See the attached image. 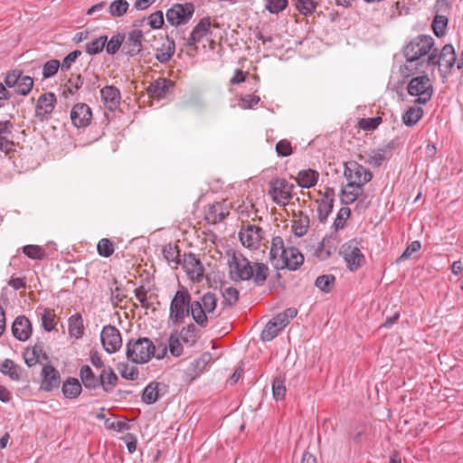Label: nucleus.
Segmentation results:
<instances>
[{"label":"nucleus","instance_id":"nucleus-1","mask_svg":"<svg viewBox=\"0 0 463 463\" xmlns=\"http://www.w3.org/2000/svg\"><path fill=\"white\" fill-rule=\"evenodd\" d=\"M230 277L234 281L252 279L256 286H263L269 275V268L264 263L253 265L241 253L233 252L228 262Z\"/></svg>","mask_w":463,"mask_h":463},{"label":"nucleus","instance_id":"nucleus-2","mask_svg":"<svg viewBox=\"0 0 463 463\" xmlns=\"http://www.w3.org/2000/svg\"><path fill=\"white\" fill-rule=\"evenodd\" d=\"M167 352V345L160 344L156 349L154 343L147 337L130 339L126 345V355L128 361L135 364H146L152 357L162 359Z\"/></svg>","mask_w":463,"mask_h":463},{"label":"nucleus","instance_id":"nucleus-3","mask_svg":"<svg viewBox=\"0 0 463 463\" xmlns=\"http://www.w3.org/2000/svg\"><path fill=\"white\" fill-rule=\"evenodd\" d=\"M217 307V298L215 294L207 292L199 300L191 303V315L194 322L201 327L208 326L209 318Z\"/></svg>","mask_w":463,"mask_h":463},{"label":"nucleus","instance_id":"nucleus-4","mask_svg":"<svg viewBox=\"0 0 463 463\" xmlns=\"http://www.w3.org/2000/svg\"><path fill=\"white\" fill-rule=\"evenodd\" d=\"M434 49V39L430 35L421 34L404 47L403 55L407 62L411 64L426 55L429 56Z\"/></svg>","mask_w":463,"mask_h":463},{"label":"nucleus","instance_id":"nucleus-5","mask_svg":"<svg viewBox=\"0 0 463 463\" xmlns=\"http://www.w3.org/2000/svg\"><path fill=\"white\" fill-rule=\"evenodd\" d=\"M457 62V55L452 44H445L438 55V49L427 57L426 63L428 66H439V70L443 77L449 74Z\"/></svg>","mask_w":463,"mask_h":463},{"label":"nucleus","instance_id":"nucleus-6","mask_svg":"<svg viewBox=\"0 0 463 463\" xmlns=\"http://www.w3.org/2000/svg\"><path fill=\"white\" fill-rule=\"evenodd\" d=\"M191 295L187 289L177 290L170 304V319L175 324L184 322L191 314Z\"/></svg>","mask_w":463,"mask_h":463},{"label":"nucleus","instance_id":"nucleus-7","mask_svg":"<svg viewBox=\"0 0 463 463\" xmlns=\"http://www.w3.org/2000/svg\"><path fill=\"white\" fill-rule=\"evenodd\" d=\"M407 90L411 96L418 97L415 103L421 105L428 103L433 95V86L426 73L412 78L408 84Z\"/></svg>","mask_w":463,"mask_h":463},{"label":"nucleus","instance_id":"nucleus-8","mask_svg":"<svg viewBox=\"0 0 463 463\" xmlns=\"http://www.w3.org/2000/svg\"><path fill=\"white\" fill-rule=\"evenodd\" d=\"M294 185L285 178H277L269 182V194L272 201L279 206H286L292 199Z\"/></svg>","mask_w":463,"mask_h":463},{"label":"nucleus","instance_id":"nucleus-9","mask_svg":"<svg viewBox=\"0 0 463 463\" xmlns=\"http://www.w3.org/2000/svg\"><path fill=\"white\" fill-rule=\"evenodd\" d=\"M4 81L8 88H14L15 93L22 96H27L33 86V78L24 75L23 71L17 69L8 71Z\"/></svg>","mask_w":463,"mask_h":463},{"label":"nucleus","instance_id":"nucleus-10","mask_svg":"<svg viewBox=\"0 0 463 463\" xmlns=\"http://www.w3.org/2000/svg\"><path fill=\"white\" fill-rule=\"evenodd\" d=\"M339 253L351 271L357 270L365 263L364 255L355 241H349L344 243L340 248Z\"/></svg>","mask_w":463,"mask_h":463},{"label":"nucleus","instance_id":"nucleus-11","mask_svg":"<svg viewBox=\"0 0 463 463\" xmlns=\"http://www.w3.org/2000/svg\"><path fill=\"white\" fill-rule=\"evenodd\" d=\"M194 12V6L192 3L184 5L175 4L166 11V20L172 26H178L187 24Z\"/></svg>","mask_w":463,"mask_h":463},{"label":"nucleus","instance_id":"nucleus-12","mask_svg":"<svg viewBox=\"0 0 463 463\" xmlns=\"http://www.w3.org/2000/svg\"><path fill=\"white\" fill-rule=\"evenodd\" d=\"M344 175L349 183H354L361 185H364L369 183L373 178L372 172L355 161L345 163Z\"/></svg>","mask_w":463,"mask_h":463},{"label":"nucleus","instance_id":"nucleus-13","mask_svg":"<svg viewBox=\"0 0 463 463\" xmlns=\"http://www.w3.org/2000/svg\"><path fill=\"white\" fill-rule=\"evenodd\" d=\"M102 345L109 354L116 353L122 345L119 330L111 325L105 326L100 334Z\"/></svg>","mask_w":463,"mask_h":463},{"label":"nucleus","instance_id":"nucleus-14","mask_svg":"<svg viewBox=\"0 0 463 463\" xmlns=\"http://www.w3.org/2000/svg\"><path fill=\"white\" fill-rule=\"evenodd\" d=\"M304 262V256L295 247L287 249L286 253L282 259H279L277 263H274L276 269H288L289 270H297Z\"/></svg>","mask_w":463,"mask_h":463},{"label":"nucleus","instance_id":"nucleus-15","mask_svg":"<svg viewBox=\"0 0 463 463\" xmlns=\"http://www.w3.org/2000/svg\"><path fill=\"white\" fill-rule=\"evenodd\" d=\"M183 267L192 280L201 281L203 278L204 269L195 254H184L183 259Z\"/></svg>","mask_w":463,"mask_h":463},{"label":"nucleus","instance_id":"nucleus-16","mask_svg":"<svg viewBox=\"0 0 463 463\" xmlns=\"http://www.w3.org/2000/svg\"><path fill=\"white\" fill-rule=\"evenodd\" d=\"M230 213V209L225 202H215L205 209L204 219L209 224H216L224 220Z\"/></svg>","mask_w":463,"mask_h":463},{"label":"nucleus","instance_id":"nucleus-17","mask_svg":"<svg viewBox=\"0 0 463 463\" xmlns=\"http://www.w3.org/2000/svg\"><path fill=\"white\" fill-rule=\"evenodd\" d=\"M92 118V112L90 108L85 103H78L73 106L71 111V119L78 128L87 127Z\"/></svg>","mask_w":463,"mask_h":463},{"label":"nucleus","instance_id":"nucleus-18","mask_svg":"<svg viewBox=\"0 0 463 463\" xmlns=\"http://www.w3.org/2000/svg\"><path fill=\"white\" fill-rule=\"evenodd\" d=\"M211 25L210 17H203L192 30L190 36L186 40V46L197 49L196 44L211 33Z\"/></svg>","mask_w":463,"mask_h":463},{"label":"nucleus","instance_id":"nucleus-19","mask_svg":"<svg viewBox=\"0 0 463 463\" xmlns=\"http://www.w3.org/2000/svg\"><path fill=\"white\" fill-rule=\"evenodd\" d=\"M41 389L45 392H52L58 388L61 383L59 372L51 364H44L42 368Z\"/></svg>","mask_w":463,"mask_h":463},{"label":"nucleus","instance_id":"nucleus-20","mask_svg":"<svg viewBox=\"0 0 463 463\" xmlns=\"http://www.w3.org/2000/svg\"><path fill=\"white\" fill-rule=\"evenodd\" d=\"M56 100V96L52 92H47L41 95L35 107L36 118L43 120L48 115H50L54 109Z\"/></svg>","mask_w":463,"mask_h":463},{"label":"nucleus","instance_id":"nucleus-21","mask_svg":"<svg viewBox=\"0 0 463 463\" xmlns=\"http://www.w3.org/2000/svg\"><path fill=\"white\" fill-rule=\"evenodd\" d=\"M393 148L394 143L391 141L382 147L371 150L367 153L365 163L373 167H380L387 158L391 157Z\"/></svg>","mask_w":463,"mask_h":463},{"label":"nucleus","instance_id":"nucleus-22","mask_svg":"<svg viewBox=\"0 0 463 463\" xmlns=\"http://www.w3.org/2000/svg\"><path fill=\"white\" fill-rule=\"evenodd\" d=\"M262 232V229L257 225H247L240 231L239 237L244 246L253 248L260 242Z\"/></svg>","mask_w":463,"mask_h":463},{"label":"nucleus","instance_id":"nucleus-23","mask_svg":"<svg viewBox=\"0 0 463 463\" xmlns=\"http://www.w3.org/2000/svg\"><path fill=\"white\" fill-rule=\"evenodd\" d=\"M12 334L19 341H26L32 335V325L24 316L17 317L12 324Z\"/></svg>","mask_w":463,"mask_h":463},{"label":"nucleus","instance_id":"nucleus-24","mask_svg":"<svg viewBox=\"0 0 463 463\" xmlns=\"http://www.w3.org/2000/svg\"><path fill=\"white\" fill-rule=\"evenodd\" d=\"M174 86L175 83L171 80L159 78L149 84L146 91L153 98L163 99Z\"/></svg>","mask_w":463,"mask_h":463},{"label":"nucleus","instance_id":"nucleus-25","mask_svg":"<svg viewBox=\"0 0 463 463\" xmlns=\"http://www.w3.org/2000/svg\"><path fill=\"white\" fill-rule=\"evenodd\" d=\"M100 96L104 105L111 111H114L120 104V91L113 85H107L102 88Z\"/></svg>","mask_w":463,"mask_h":463},{"label":"nucleus","instance_id":"nucleus-26","mask_svg":"<svg viewBox=\"0 0 463 463\" xmlns=\"http://www.w3.org/2000/svg\"><path fill=\"white\" fill-rule=\"evenodd\" d=\"M142 38L143 33L141 30L135 29L131 31L127 38V41L123 44V51L129 56H135L138 54L142 50Z\"/></svg>","mask_w":463,"mask_h":463},{"label":"nucleus","instance_id":"nucleus-27","mask_svg":"<svg viewBox=\"0 0 463 463\" xmlns=\"http://www.w3.org/2000/svg\"><path fill=\"white\" fill-rule=\"evenodd\" d=\"M335 202V192L333 188H327L326 190L324 197L318 203L317 213L318 219L321 222H325L327 217L331 213Z\"/></svg>","mask_w":463,"mask_h":463},{"label":"nucleus","instance_id":"nucleus-28","mask_svg":"<svg viewBox=\"0 0 463 463\" xmlns=\"http://www.w3.org/2000/svg\"><path fill=\"white\" fill-rule=\"evenodd\" d=\"M167 386L163 383L152 382L142 392V401L146 404L155 403L166 391Z\"/></svg>","mask_w":463,"mask_h":463},{"label":"nucleus","instance_id":"nucleus-29","mask_svg":"<svg viewBox=\"0 0 463 463\" xmlns=\"http://www.w3.org/2000/svg\"><path fill=\"white\" fill-rule=\"evenodd\" d=\"M118 377L110 366L103 367L99 375V387L105 392H111L118 384Z\"/></svg>","mask_w":463,"mask_h":463},{"label":"nucleus","instance_id":"nucleus-30","mask_svg":"<svg viewBox=\"0 0 463 463\" xmlns=\"http://www.w3.org/2000/svg\"><path fill=\"white\" fill-rule=\"evenodd\" d=\"M0 373L8 376L12 381L20 382L22 380L23 369L12 359H5L0 364Z\"/></svg>","mask_w":463,"mask_h":463},{"label":"nucleus","instance_id":"nucleus-31","mask_svg":"<svg viewBox=\"0 0 463 463\" xmlns=\"http://www.w3.org/2000/svg\"><path fill=\"white\" fill-rule=\"evenodd\" d=\"M319 174L313 169H304L298 173L296 182L302 188H311L315 186L318 181Z\"/></svg>","mask_w":463,"mask_h":463},{"label":"nucleus","instance_id":"nucleus-32","mask_svg":"<svg viewBox=\"0 0 463 463\" xmlns=\"http://www.w3.org/2000/svg\"><path fill=\"white\" fill-rule=\"evenodd\" d=\"M364 185L347 183L341 192V203L345 205L353 203L363 193Z\"/></svg>","mask_w":463,"mask_h":463},{"label":"nucleus","instance_id":"nucleus-33","mask_svg":"<svg viewBox=\"0 0 463 463\" xmlns=\"http://www.w3.org/2000/svg\"><path fill=\"white\" fill-rule=\"evenodd\" d=\"M80 377L84 387L88 390H96L99 387V376H96L92 369L84 364L80 369Z\"/></svg>","mask_w":463,"mask_h":463},{"label":"nucleus","instance_id":"nucleus-34","mask_svg":"<svg viewBox=\"0 0 463 463\" xmlns=\"http://www.w3.org/2000/svg\"><path fill=\"white\" fill-rule=\"evenodd\" d=\"M175 52V42L167 38L166 43H164L160 47L156 48L155 56L159 62L165 63L172 59Z\"/></svg>","mask_w":463,"mask_h":463},{"label":"nucleus","instance_id":"nucleus-35","mask_svg":"<svg viewBox=\"0 0 463 463\" xmlns=\"http://www.w3.org/2000/svg\"><path fill=\"white\" fill-rule=\"evenodd\" d=\"M68 330L71 337L76 339L81 338L84 335L83 319L80 313H76L70 317L68 320Z\"/></svg>","mask_w":463,"mask_h":463},{"label":"nucleus","instance_id":"nucleus-36","mask_svg":"<svg viewBox=\"0 0 463 463\" xmlns=\"http://www.w3.org/2000/svg\"><path fill=\"white\" fill-rule=\"evenodd\" d=\"M285 326L279 324L276 317L270 319L260 333V339L263 342L273 340Z\"/></svg>","mask_w":463,"mask_h":463},{"label":"nucleus","instance_id":"nucleus-37","mask_svg":"<svg viewBox=\"0 0 463 463\" xmlns=\"http://www.w3.org/2000/svg\"><path fill=\"white\" fill-rule=\"evenodd\" d=\"M82 387L80 381L76 378L70 377L62 384V393L65 398L75 399L81 392Z\"/></svg>","mask_w":463,"mask_h":463},{"label":"nucleus","instance_id":"nucleus-38","mask_svg":"<svg viewBox=\"0 0 463 463\" xmlns=\"http://www.w3.org/2000/svg\"><path fill=\"white\" fill-rule=\"evenodd\" d=\"M288 248H285L283 239L279 236L274 237L270 247V260L272 265L278 262L279 259H282Z\"/></svg>","mask_w":463,"mask_h":463},{"label":"nucleus","instance_id":"nucleus-39","mask_svg":"<svg viewBox=\"0 0 463 463\" xmlns=\"http://www.w3.org/2000/svg\"><path fill=\"white\" fill-rule=\"evenodd\" d=\"M423 116V109L420 107H411L403 115L402 122L408 127L414 126Z\"/></svg>","mask_w":463,"mask_h":463},{"label":"nucleus","instance_id":"nucleus-40","mask_svg":"<svg viewBox=\"0 0 463 463\" xmlns=\"http://www.w3.org/2000/svg\"><path fill=\"white\" fill-rule=\"evenodd\" d=\"M22 251L25 256L33 260H43L46 258L45 250L39 245H25L22 248Z\"/></svg>","mask_w":463,"mask_h":463},{"label":"nucleus","instance_id":"nucleus-41","mask_svg":"<svg viewBox=\"0 0 463 463\" xmlns=\"http://www.w3.org/2000/svg\"><path fill=\"white\" fill-rule=\"evenodd\" d=\"M198 330L194 324H190L184 327L180 332V338L189 346L194 345L198 339Z\"/></svg>","mask_w":463,"mask_h":463},{"label":"nucleus","instance_id":"nucleus-42","mask_svg":"<svg viewBox=\"0 0 463 463\" xmlns=\"http://www.w3.org/2000/svg\"><path fill=\"white\" fill-rule=\"evenodd\" d=\"M335 282V277L332 274H324L318 276L315 281V286L324 293H329L333 289Z\"/></svg>","mask_w":463,"mask_h":463},{"label":"nucleus","instance_id":"nucleus-43","mask_svg":"<svg viewBox=\"0 0 463 463\" xmlns=\"http://www.w3.org/2000/svg\"><path fill=\"white\" fill-rule=\"evenodd\" d=\"M213 357L209 352L203 353L198 359L191 363V367L194 371V377L200 375L212 362Z\"/></svg>","mask_w":463,"mask_h":463},{"label":"nucleus","instance_id":"nucleus-44","mask_svg":"<svg viewBox=\"0 0 463 463\" xmlns=\"http://www.w3.org/2000/svg\"><path fill=\"white\" fill-rule=\"evenodd\" d=\"M223 298L222 305L224 307H233L239 299V290L233 287H224L222 288Z\"/></svg>","mask_w":463,"mask_h":463},{"label":"nucleus","instance_id":"nucleus-45","mask_svg":"<svg viewBox=\"0 0 463 463\" xmlns=\"http://www.w3.org/2000/svg\"><path fill=\"white\" fill-rule=\"evenodd\" d=\"M42 353L43 348L41 345H35L33 348H26L24 353V363L29 367L35 365L39 362Z\"/></svg>","mask_w":463,"mask_h":463},{"label":"nucleus","instance_id":"nucleus-46","mask_svg":"<svg viewBox=\"0 0 463 463\" xmlns=\"http://www.w3.org/2000/svg\"><path fill=\"white\" fill-rule=\"evenodd\" d=\"M286 380L284 377H275L272 382V395L276 401H281L285 398L287 388Z\"/></svg>","mask_w":463,"mask_h":463},{"label":"nucleus","instance_id":"nucleus-47","mask_svg":"<svg viewBox=\"0 0 463 463\" xmlns=\"http://www.w3.org/2000/svg\"><path fill=\"white\" fill-rule=\"evenodd\" d=\"M129 7L127 0H115L109 6V14L113 17H120L124 15Z\"/></svg>","mask_w":463,"mask_h":463},{"label":"nucleus","instance_id":"nucleus-48","mask_svg":"<svg viewBox=\"0 0 463 463\" xmlns=\"http://www.w3.org/2000/svg\"><path fill=\"white\" fill-rule=\"evenodd\" d=\"M54 311L50 308H43L41 313L42 325L45 331L51 332L56 326Z\"/></svg>","mask_w":463,"mask_h":463},{"label":"nucleus","instance_id":"nucleus-49","mask_svg":"<svg viewBox=\"0 0 463 463\" xmlns=\"http://www.w3.org/2000/svg\"><path fill=\"white\" fill-rule=\"evenodd\" d=\"M309 218L307 214H300L299 218L293 223V230L298 237H302L307 232Z\"/></svg>","mask_w":463,"mask_h":463},{"label":"nucleus","instance_id":"nucleus-50","mask_svg":"<svg viewBox=\"0 0 463 463\" xmlns=\"http://www.w3.org/2000/svg\"><path fill=\"white\" fill-rule=\"evenodd\" d=\"M296 8L303 15L313 14L317 8L315 0H294Z\"/></svg>","mask_w":463,"mask_h":463},{"label":"nucleus","instance_id":"nucleus-51","mask_svg":"<svg viewBox=\"0 0 463 463\" xmlns=\"http://www.w3.org/2000/svg\"><path fill=\"white\" fill-rule=\"evenodd\" d=\"M107 43V36H100L94 39L86 45V52L94 55L102 52Z\"/></svg>","mask_w":463,"mask_h":463},{"label":"nucleus","instance_id":"nucleus-52","mask_svg":"<svg viewBox=\"0 0 463 463\" xmlns=\"http://www.w3.org/2000/svg\"><path fill=\"white\" fill-rule=\"evenodd\" d=\"M97 250L101 257L109 258L114 253V244L110 240L103 238L98 242Z\"/></svg>","mask_w":463,"mask_h":463},{"label":"nucleus","instance_id":"nucleus-53","mask_svg":"<svg viewBox=\"0 0 463 463\" xmlns=\"http://www.w3.org/2000/svg\"><path fill=\"white\" fill-rule=\"evenodd\" d=\"M60 65V61L55 59L46 61L43 67V78L49 79L53 77L58 72Z\"/></svg>","mask_w":463,"mask_h":463},{"label":"nucleus","instance_id":"nucleus-54","mask_svg":"<svg viewBox=\"0 0 463 463\" xmlns=\"http://www.w3.org/2000/svg\"><path fill=\"white\" fill-rule=\"evenodd\" d=\"M381 123V117L362 118L358 122V127L364 131H373Z\"/></svg>","mask_w":463,"mask_h":463},{"label":"nucleus","instance_id":"nucleus-55","mask_svg":"<svg viewBox=\"0 0 463 463\" xmlns=\"http://www.w3.org/2000/svg\"><path fill=\"white\" fill-rule=\"evenodd\" d=\"M448 24V18L443 15H436L433 23H432V29L434 33L438 37H441L445 33V28Z\"/></svg>","mask_w":463,"mask_h":463},{"label":"nucleus","instance_id":"nucleus-56","mask_svg":"<svg viewBox=\"0 0 463 463\" xmlns=\"http://www.w3.org/2000/svg\"><path fill=\"white\" fill-rule=\"evenodd\" d=\"M288 0H267L265 7L270 14H279L288 6Z\"/></svg>","mask_w":463,"mask_h":463},{"label":"nucleus","instance_id":"nucleus-57","mask_svg":"<svg viewBox=\"0 0 463 463\" xmlns=\"http://www.w3.org/2000/svg\"><path fill=\"white\" fill-rule=\"evenodd\" d=\"M298 311L296 308L290 307L283 312L278 314L276 317V320L279 321V325L284 326L285 327L289 324V322L297 316Z\"/></svg>","mask_w":463,"mask_h":463},{"label":"nucleus","instance_id":"nucleus-58","mask_svg":"<svg viewBox=\"0 0 463 463\" xmlns=\"http://www.w3.org/2000/svg\"><path fill=\"white\" fill-rule=\"evenodd\" d=\"M124 36L118 34L115 36H112L111 39L106 43V51L109 54H115L120 48L121 44L123 43Z\"/></svg>","mask_w":463,"mask_h":463},{"label":"nucleus","instance_id":"nucleus-59","mask_svg":"<svg viewBox=\"0 0 463 463\" xmlns=\"http://www.w3.org/2000/svg\"><path fill=\"white\" fill-rule=\"evenodd\" d=\"M275 149H276L278 156H282V157L288 156L292 155V153H293V148H292L291 143L288 139L279 140L276 144Z\"/></svg>","mask_w":463,"mask_h":463},{"label":"nucleus","instance_id":"nucleus-60","mask_svg":"<svg viewBox=\"0 0 463 463\" xmlns=\"http://www.w3.org/2000/svg\"><path fill=\"white\" fill-rule=\"evenodd\" d=\"M162 251H163L164 258L168 262H175V263L181 262V260H178L179 252L175 246H173L172 244H167L163 248Z\"/></svg>","mask_w":463,"mask_h":463},{"label":"nucleus","instance_id":"nucleus-61","mask_svg":"<svg viewBox=\"0 0 463 463\" xmlns=\"http://www.w3.org/2000/svg\"><path fill=\"white\" fill-rule=\"evenodd\" d=\"M351 210L347 207H343L339 210L337 216L334 222V227L337 231L338 229H342L345 224L346 219L350 216Z\"/></svg>","mask_w":463,"mask_h":463},{"label":"nucleus","instance_id":"nucleus-62","mask_svg":"<svg viewBox=\"0 0 463 463\" xmlns=\"http://www.w3.org/2000/svg\"><path fill=\"white\" fill-rule=\"evenodd\" d=\"M81 55V52L75 50L70 52L62 61L60 67L62 71H68L71 69V65L76 61V60Z\"/></svg>","mask_w":463,"mask_h":463},{"label":"nucleus","instance_id":"nucleus-63","mask_svg":"<svg viewBox=\"0 0 463 463\" xmlns=\"http://www.w3.org/2000/svg\"><path fill=\"white\" fill-rule=\"evenodd\" d=\"M168 346L169 351L174 356H179L183 353V346L180 343L179 338L175 335H171L168 340Z\"/></svg>","mask_w":463,"mask_h":463},{"label":"nucleus","instance_id":"nucleus-64","mask_svg":"<svg viewBox=\"0 0 463 463\" xmlns=\"http://www.w3.org/2000/svg\"><path fill=\"white\" fill-rule=\"evenodd\" d=\"M68 93L74 95L75 92L82 87L83 78L80 75H71V77L68 80Z\"/></svg>","mask_w":463,"mask_h":463}]
</instances>
